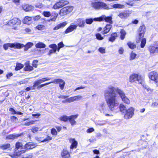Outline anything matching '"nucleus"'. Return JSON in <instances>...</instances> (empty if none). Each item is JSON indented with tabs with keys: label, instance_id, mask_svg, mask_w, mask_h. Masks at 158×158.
Listing matches in <instances>:
<instances>
[{
	"label": "nucleus",
	"instance_id": "obj_34",
	"mask_svg": "<svg viewBox=\"0 0 158 158\" xmlns=\"http://www.w3.org/2000/svg\"><path fill=\"white\" fill-rule=\"evenodd\" d=\"M112 6L113 8L118 9H123L125 7V6L124 5L119 4H114Z\"/></svg>",
	"mask_w": 158,
	"mask_h": 158
},
{
	"label": "nucleus",
	"instance_id": "obj_3",
	"mask_svg": "<svg viewBox=\"0 0 158 158\" xmlns=\"http://www.w3.org/2000/svg\"><path fill=\"white\" fill-rule=\"evenodd\" d=\"M91 6L95 9L97 10L102 9H110L105 3L101 2H92L91 3Z\"/></svg>",
	"mask_w": 158,
	"mask_h": 158
},
{
	"label": "nucleus",
	"instance_id": "obj_41",
	"mask_svg": "<svg viewBox=\"0 0 158 158\" xmlns=\"http://www.w3.org/2000/svg\"><path fill=\"white\" fill-rule=\"evenodd\" d=\"M142 83H140V84H141V85L143 86V87L146 89L148 91H149V90L150 89L149 88V87L147 85L144 83V81L143 78L142 80Z\"/></svg>",
	"mask_w": 158,
	"mask_h": 158
},
{
	"label": "nucleus",
	"instance_id": "obj_53",
	"mask_svg": "<svg viewBox=\"0 0 158 158\" xmlns=\"http://www.w3.org/2000/svg\"><path fill=\"white\" fill-rule=\"evenodd\" d=\"M66 101L68 102H74L73 97H72L67 98L66 100Z\"/></svg>",
	"mask_w": 158,
	"mask_h": 158
},
{
	"label": "nucleus",
	"instance_id": "obj_19",
	"mask_svg": "<svg viewBox=\"0 0 158 158\" xmlns=\"http://www.w3.org/2000/svg\"><path fill=\"white\" fill-rule=\"evenodd\" d=\"M23 23L27 25L31 24L33 23L32 17L29 16H25L23 20Z\"/></svg>",
	"mask_w": 158,
	"mask_h": 158
},
{
	"label": "nucleus",
	"instance_id": "obj_63",
	"mask_svg": "<svg viewBox=\"0 0 158 158\" xmlns=\"http://www.w3.org/2000/svg\"><path fill=\"white\" fill-rule=\"evenodd\" d=\"M10 118L11 119L12 121L13 122H16L17 120H18L17 118L16 117H15V116H12Z\"/></svg>",
	"mask_w": 158,
	"mask_h": 158
},
{
	"label": "nucleus",
	"instance_id": "obj_40",
	"mask_svg": "<svg viewBox=\"0 0 158 158\" xmlns=\"http://www.w3.org/2000/svg\"><path fill=\"white\" fill-rule=\"evenodd\" d=\"M53 15H52V16L54 15L53 17L51 18L49 21H55L56 20V18L58 15V14L56 13V12H54L52 13Z\"/></svg>",
	"mask_w": 158,
	"mask_h": 158
},
{
	"label": "nucleus",
	"instance_id": "obj_57",
	"mask_svg": "<svg viewBox=\"0 0 158 158\" xmlns=\"http://www.w3.org/2000/svg\"><path fill=\"white\" fill-rule=\"evenodd\" d=\"M32 17V19L34 21H38L40 18V16L39 15H37L35 16Z\"/></svg>",
	"mask_w": 158,
	"mask_h": 158
},
{
	"label": "nucleus",
	"instance_id": "obj_23",
	"mask_svg": "<svg viewBox=\"0 0 158 158\" xmlns=\"http://www.w3.org/2000/svg\"><path fill=\"white\" fill-rule=\"evenodd\" d=\"M23 9L26 11H30L34 9V7L29 5H25L23 6Z\"/></svg>",
	"mask_w": 158,
	"mask_h": 158
},
{
	"label": "nucleus",
	"instance_id": "obj_59",
	"mask_svg": "<svg viewBox=\"0 0 158 158\" xmlns=\"http://www.w3.org/2000/svg\"><path fill=\"white\" fill-rule=\"evenodd\" d=\"M94 131V129L93 127H91L88 129L86 131V132L87 133H90L93 132Z\"/></svg>",
	"mask_w": 158,
	"mask_h": 158
},
{
	"label": "nucleus",
	"instance_id": "obj_27",
	"mask_svg": "<svg viewBox=\"0 0 158 158\" xmlns=\"http://www.w3.org/2000/svg\"><path fill=\"white\" fill-rule=\"evenodd\" d=\"M111 26L110 24H107L104 28V30L102 32L103 34H105L108 33L110 31Z\"/></svg>",
	"mask_w": 158,
	"mask_h": 158
},
{
	"label": "nucleus",
	"instance_id": "obj_29",
	"mask_svg": "<svg viewBox=\"0 0 158 158\" xmlns=\"http://www.w3.org/2000/svg\"><path fill=\"white\" fill-rule=\"evenodd\" d=\"M45 82L44 78L35 81L34 83V87L37 86L40 84Z\"/></svg>",
	"mask_w": 158,
	"mask_h": 158
},
{
	"label": "nucleus",
	"instance_id": "obj_47",
	"mask_svg": "<svg viewBox=\"0 0 158 158\" xmlns=\"http://www.w3.org/2000/svg\"><path fill=\"white\" fill-rule=\"evenodd\" d=\"M50 83H51V82L46 83L43 84H41V85L40 84V85L37 86V89H40V88H42V87H43L45 85H48L50 84Z\"/></svg>",
	"mask_w": 158,
	"mask_h": 158
},
{
	"label": "nucleus",
	"instance_id": "obj_6",
	"mask_svg": "<svg viewBox=\"0 0 158 158\" xmlns=\"http://www.w3.org/2000/svg\"><path fill=\"white\" fill-rule=\"evenodd\" d=\"M112 18L111 17H106L105 15H102L100 17L94 18V20H95V21H102L104 20L105 22H108L110 24L112 23Z\"/></svg>",
	"mask_w": 158,
	"mask_h": 158
},
{
	"label": "nucleus",
	"instance_id": "obj_62",
	"mask_svg": "<svg viewBox=\"0 0 158 158\" xmlns=\"http://www.w3.org/2000/svg\"><path fill=\"white\" fill-rule=\"evenodd\" d=\"M124 51L123 48L122 47H120L119 49L118 52L120 54H122L123 53Z\"/></svg>",
	"mask_w": 158,
	"mask_h": 158
},
{
	"label": "nucleus",
	"instance_id": "obj_44",
	"mask_svg": "<svg viewBox=\"0 0 158 158\" xmlns=\"http://www.w3.org/2000/svg\"><path fill=\"white\" fill-rule=\"evenodd\" d=\"M43 15L45 17H49L50 16H52V14L49 11H44L43 12Z\"/></svg>",
	"mask_w": 158,
	"mask_h": 158
},
{
	"label": "nucleus",
	"instance_id": "obj_17",
	"mask_svg": "<svg viewBox=\"0 0 158 158\" xmlns=\"http://www.w3.org/2000/svg\"><path fill=\"white\" fill-rule=\"evenodd\" d=\"M77 27V25L75 24H71L65 30V33L67 34L73 31L76 30Z\"/></svg>",
	"mask_w": 158,
	"mask_h": 158
},
{
	"label": "nucleus",
	"instance_id": "obj_5",
	"mask_svg": "<svg viewBox=\"0 0 158 158\" xmlns=\"http://www.w3.org/2000/svg\"><path fill=\"white\" fill-rule=\"evenodd\" d=\"M23 44L19 43H7L4 44L3 46V48L5 50L7 49L9 47L20 49L23 47Z\"/></svg>",
	"mask_w": 158,
	"mask_h": 158
},
{
	"label": "nucleus",
	"instance_id": "obj_24",
	"mask_svg": "<svg viewBox=\"0 0 158 158\" xmlns=\"http://www.w3.org/2000/svg\"><path fill=\"white\" fill-rule=\"evenodd\" d=\"M67 24V23L66 22H63L60 23L56 26H55L53 28V30H57L58 29L61 28H63Z\"/></svg>",
	"mask_w": 158,
	"mask_h": 158
},
{
	"label": "nucleus",
	"instance_id": "obj_11",
	"mask_svg": "<svg viewBox=\"0 0 158 158\" xmlns=\"http://www.w3.org/2000/svg\"><path fill=\"white\" fill-rule=\"evenodd\" d=\"M148 50L151 55L158 53V44L150 46L148 47Z\"/></svg>",
	"mask_w": 158,
	"mask_h": 158
},
{
	"label": "nucleus",
	"instance_id": "obj_28",
	"mask_svg": "<svg viewBox=\"0 0 158 158\" xmlns=\"http://www.w3.org/2000/svg\"><path fill=\"white\" fill-rule=\"evenodd\" d=\"M21 135V134H12L8 135L6 137V139H13L18 138Z\"/></svg>",
	"mask_w": 158,
	"mask_h": 158
},
{
	"label": "nucleus",
	"instance_id": "obj_38",
	"mask_svg": "<svg viewBox=\"0 0 158 158\" xmlns=\"http://www.w3.org/2000/svg\"><path fill=\"white\" fill-rule=\"evenodd\" d=\"M129 47L131 49H134L136 47V45L133 43L131 42H129L127 43Z\"/></svg>",
	"mask_w": 158,
	"mask_h": 158
},
{
	"label": "nucleus",
	"instance_id": "obj_9",
	"mask_svg": "<svg viewBox=\"0 0 158 158\" xmlns=\"http://www.w3.org/2000/svg\"><path fill=\"white\" fill-rule=\"evenodd\" d=\"M148 77L151 80L154 81L156 83H158V75L157 72L153 71L149 73Z\"/></svg>",
	"mask_w": 158,
	"mask_h": 158
},
{
	"label": "nucleus",
	"instance_id": "obj_56",
	"mask_svg": "<svg viewBox=\"0 0 158 158\" xmlns=\"http://www.w3.org/2000/svg\"><path fill=\"white\" fill-rule=\"evenodd\" d=\"M98 51L101 53H105V49L104 48H100L98 49Z\"/></svg>",
	"mask_w": 158,
	"mask_h": 158
},
{
	"label": "nucleus",
	"instance_id": "obj_12",
	"mask_svg": "<svg viewBox=\"0 0 158 158\" xmlns=\"http://www.w3.org/2000/svg\"><path fill=\"white\" fill-rule=\"evenodd\" d=\"M51 82L55 84L59 83V87L61 90L64 89L65 84V81L63 80L60 78L55 79L53 81H51Z\"/></svg>",
	"mask_w": 158,
	"mask_h": 158
},
{
	"label": "nucleus",
	"instance_id": "obj_32",
	"mask_svg": "<svg viewBox=\"0 0 158 158\" xmlns=\"http://www.w3.org/2000/svg\"><path fill=\"white\" fill-rule=\"evenodd\" d=\"M35 46L36 48H44L45 47L46 45L43 43L39 42L35 44Z\"/></svg>",
	"mask_w": 158,
	"mask_h": 158
},
{
	"label": "nucleus",
	"instance_id": "obj_4",
	"mask_svg": "<svg viewBox=\"0 0 158 158\" xmlns=\"http://www.w3.org/2000/svg\"><path fill=\"white\" fill-rule=\"evenodd\" d=\"M143 78L137 74H131L130 77L129 81L131 83H142Z\"/></svg>",
	"mask_w": 158,
	"mask_h": 158
},
{
	"label": "nucleus",
	"instance_id": "obj_35",
	"mask_svg": "<svg viewBox=\"0 0 158 158\" xmlns=\"http://www.w3.org/2000/svg\"><path fill=\"white\" fill-rule=\"evenodd\" d=\"M120 38L122 40H123L125 38L126 33L125 31L123 29H122L120 31Z\"/></svg>",
	"mask_w": 158,
	"mask_h": 158
},
{
	"label": "nucleus",
	"instance_id": "obj_30",
	"mask_svg": "<svg viewBox=\"0 0 158 158\" xmlns=\"http://www.w3.org/2000/svg\"><path fill=\"white\" fill-rule=\"evenodd\" d=\"M10 146H11L10 143H5L0 146V148L2 150H6L10 148Z\"/></svg>",
	"mask_w": 158,
	"mask_h": 158
},
{
	"label": "nucleus",
	"instance_id": "obj_43",
	"mask_svg": "<svg viewBox=\"0 0 158 158\" xmlns=\"http://www.w3.org/2000/svg\"><path fill=\"white\" fill-rule=\"evenodd\" d=\"M146 43V40L145 38L142 39L140 44V46L141 48H143L145 46Z\"/></svg>",
	"mask_w": 158,
	"mask_h": 158
},
{
	"label": "nucleus",
	"instance_id": "obj_60",
	"mask_svg": "<svg viewBox=\"0 0 158 158\" xmlns=\"http://www.w3.org/2000/svg\"><path fill=\"white\" fill-rule=\"evenodd\" d=\"M35 6L36 7H38L39 8H41L43 6V5L40 3H37L35 5Z\"/></svg>",
	"mask_w": 158,
	"mask_h": 158
},
{
	"label": "nucleus",
	"instance_id": "obj_15",
	"mask_svg": "<svg viewBox=\"0 0 158 158\" xmlns=\"http://www.w3.org/2000/svg\"><path fill=\"white\" fill-rule=\"evenodd\" d=\"M131 14V11L129 10H126L120 12L118 15V16L121 19H125L129 16Z\"/></svg>",
	"mask_w": 158,
	"mask_h": 158
},
{
	"label": "nucleus",
	"instance_id": "obj_16",
	"mask_svg": "<svg viewBox=\"0 0 158 158\" xmlns=\"http://www.w3.org/2000/svg\"><path fill=\"white\" fill-rule=\"evenodd\" d=\"M49 47L52 49L49 50L48 54V55L50 56L51 54L56 52L57 50V45L56 44H50Z\"/></svg>",
	"mask_w": 158,
	"mask_h": 158
},
{
	"label": "nucleus",
	"instance_id": "obj_22",
	"mask_svg": "<svg viewBox=\"0 0 158 158\" xmlns=\"http://www.w3.org/2000/svg\"><path fill=\"white\" fill-rule=\"evenodd\" d=\"M69 141L71 144L70 146L71 149H73L74 148H76L77 145V142L76 140L75 139L72 138L69 139Z\"/></svg>",
	"mask_w": 158,
	"mask_h": 158
},
{
	"label": "nucleus",
	"instance_id": "obj_10",
	"mask_svg": "<svg viewBox=\"0 0 158 158\" xmlns=\"http://www.w3.org/2000/svg\"><path fill=\"white\" fill-rule=\"evenodd\" d=\"M67 1L62 0L56 3L53 6V8L54 9H58L60 8L64 5L69 3Z\"/></svg>",
	"mask_w": 158,
	"mask_h": 158
},
{
	"label": "nucleus",
	"instance_id": "obj_26",
	"mask_svg": "<svg viewBox=\"0 0 158 158\" xmlns=\"http://www.w3.org/2000/svg\"><path fill=\"white\" fill-rule=\"evenodd\" d=\"M24 69L26 71H31L32 70L33 67L29 65V61H28L25 63V67Z\"/></svg>",
	"mask_w": 158,
	"mask_h": 158
},
{
	"label": "nucleus",
	"instance_id": "obj_25",
	"mask_svg": "<svg viewBox=\"0 0 158 158\" xmlns=\"http://www.w3.org/2000/svg\"><path fill=\"white\" fill-rule=\"evenodd\" d=\"M61 156L63 158H69L70 157L69 152L66 149H63L61 153Z\"/></svg>",
	"mask_w": 158,
	"mask_h": 158
},
{
	"label": "nucleus",
	"instance_id": "obj_58",
	"mask_svg": "<svg viewBox=\"0 0 158 158\" xmlns=\"http://www.w3.org/2000/svg\"><path fill=\"white\" fill-rule=\"evenodd\" d=\"M36 87V86L34 87V85H33L32 86L28 87H27L26 89V90L27 91H28L31 90L35 89V87Z\"/></svg>",
	"mask_w": 158,
	"mask_h": 158
},
{
	"label": "nucleus",
	"instance_id": "obj_14",
	"mask_svg": "<svg viewBox=\"0 0 158 158\" xmlns=\"http://www.w3.org/2000/svg\"><path fill=\"white\" fill-rule=\"evenodd\" d=\"M76 25L79 27H84L85 25V21L82 19H79L76 20L75 21Z\"/></svg>",
	"mask_w": 158,
	"mask_h": 158
},
{
	"label": "nucleus",
	"instance_id": "obj_46",
	"mask_svg": "<svg viewBox=\"0 0 158 158\" xmlns=\"http://www.w3.org/2000/svg\"><path fill=\"white\" fill-rule=\"evenodd\" d=\"M136 56V54L134 52H132L130 54V60H131L134 59L135 58Z\"/></svg>",
	"mask_w": 158,
	"mask_h": 158
},
{
	"label": "nucleus",
	"instance_id": "obj_18",
	"mask_svg": "<svg viewBox=\"0 0 158 158\" xmlns=\"http://www.w3.org/2000/svg\"><path fill=\"white\" fill-rule=\"evenodd\" d=\"M36 146V143L29 142L25 145V148L26 149L28 150L35 148Z\"/></svg>",
	"mask_w": 158,
	"mask_h": 158
},
{
	"label": "nucleus",
	"instance_id": "obj_33",
	"mask_svg": "<svg viewBox=\"0 0 158 158\" xmlns=\"http://www.w3.org/2000/svg\"><path fill=\"white\" fill-rule=\"evenodd\" d=\"M119 109L120 111L124 113L126 112L127 110L125 106L122 104H120Z\"/></svg>",
	"mask_w": 158,
	"mask_h": 158
},
{
	"label": "nucleus",
	"instance_id": "obj_64",
	"mask_svg": "<svg viewBox=\"0 0 158 158\" xmlns=\"http://www.w3.org/2000/svg\"><path fill=\"white\" fill-rule=\"evenodd\" d=\"M151 106L153 107H158V103L156 102H153Z\"/></svg>",
	"mask_w": 158,
	"mask_h": 158
},
{
	"label": "nucleus",
	"instance_id": "obj_21",
	"mask_svg": "<svg viewBox=\"0 0 158 158\" xmlns=\"http://www.w3.org/2000/svg\"><path fill=\"white\" fill-rule=\"evenodd\" d=\"M78 116V114L73 115L69 116V120L72 125H75L76 122L75 120V119L77 118Z\"/></svg>",
	"mask_w": 158,
	"mask_h": 158
},
{
	"label": "nucleus",
	"instance_id": "obj_31",
	"mask_svg": "<svg viewBox=\"0 0 158 158\" xmlns=\"http://www.w3.org/2000/svg\"><path fill=\"white\" fill-rule=\"evenodd\" d=\"M117 36L116 33H113L111 35V37L109 38V41L113 42L115 40L116 37Z\"/></svg>",
	"mask_w": 158,
	"mask_h": 158
},
{
	"label": "nucleus",
	"instance_id": "obj_36",
	"mask_svg": "<svg viewBox=\"0 0 158 158\" xmlns=\"http://www.w3.org/2000/svg\"><path fill=\"white\" fill-rule=\"evenodd\" d=\"M33 45V44L31 42H29L27 43L24 46V50L27 51L29 48H30Z\"/></svg>",
	"mask_w": 158,
	"mask_h": 158
},
{
	"label": "nucleus",
	"instance_id": "obj_42",
	"mask_svg": "<svg viewBox=\"0 0 158 158\" xmlns=\"http://www.w3.org/2000/svg\"><path fill=\"white\" fill-rule=\"evenodd\" d=\"M95 124L97 125L102 126L105 124V121H98L95 122Z\"/></svg>",
	"mask_w": 158,
	"mask_h": 158
},
{
	"label": "nucleus",
	"instance_id": "obj_49",
	"mask_svg": "<svg viewBox=\"0 0 158 158\" xmlns=\"http://www.w3.org/2000/svg\"><path fill=\"white\" fill-rule=\"evenodd\" d=\"M96 38L99 40H102L103 39V37L99 33H97L96 34Z\"/></svg>",
	"mask_w": 158,
	"mask_h": 158
},
{
	"label": "nucleus",
	"instance_id": "obj_7",
	"mask_svg": "<svg viewBox=\"0 0 158 158\" xmlns=\"http://www.w3.org/2000/svg\"><path fill=\"white\" fill-rule=\"evenodd\" d=\"M73 9V7L72 6L64 7L60 10V14L62 16L68 14L72 11Z\"/></svg>",
	"mask_w": 158,
	"mask_h": 158
},
{
	"label": "nucleus",
	"instance_id": "obj_20",
	"mask_svg": "<svg viewBox=\"0 0 158 158\" xmlns=\"http://www.w3.org/2000/svg\"><path fill=\"white\" fill-rule=\"evenodd\" d=\"M139 35L140 38L143 37L145 31V27L144 25L140 26L139 29Z\"/></svg>",
	"mask_w": 158,
	"mask_h": 158
},
{
	"label": "nucleus",
	"instance_id": "obj_2",
	"mask_svg": "<svg viewBox=\"0 0 158 158\" xmlns=\"http://www.w3.org/2000/svg\"><path fill=\"white\" fill-rule=\"evenodd\" d=\"M22 144L19 142H17L15 144L16 148L13 153H9V156L12 158H17L21 154L25 152V151L23 149H19L22 147Z\"/></svg>",
	"mask_w": 158,
	"mask_h": 158
},
{
	"label": "nucleus",
	"instance_id": "obj_55",
	"mask_svg": "<svg viewBox=\"0 0 158 158\" xmlns=\"http://www.w3.org/2000/svg\"><path fill=\"white\" fill-rule=\"evenodd\" d=\"M44 26L42 25H39L37 26L36 28L37 29L39 30H41L43 29Z\"/></svg>",
	"mask_w": 158,
	"mask_h": 158
},
{
	"label": "nucleus",
	"instance_id": "obj_50",
	"mask_svg": "<svg viewBox=\"0 0 158 158\" xmlns=\"http://www.w3.org/2000/svg\"><path fill=\"white\" fill-rule=\"evenodd\" d=\"M52 139V137L48 136L46 138L43 139V142H49V141L51 140Z\"/></svg>",
	"mask_w": 158,
	"mask_h": 158
},
{
	"label": "nucleus",
	"instance_id": "obj_8",
	"mask_svg": "<svg viewBox=\"0 0 158 158\" xmlns=\"http://www.w3.org/2000/svg\"><path fill=\"white\" fill-rule=\"evenodd\" d=\"M134 109L133 107H130L127 110L124 116L125 119H129L131 118L134 114Z\"/></svg>",
	"mask_w": 158,
	"mask_h": 158
},
{
	"label": "nucleus",
	"instance_id": "obj_48",
	"mask_svg": "<svg viewBox=\"0 0 158 158\" xmlns=\"http://www.w3.org/2000/svg\"><path fill=\"white\" fill-rule=\"evenodd\" d=\"M35 121L31 120L29 122H25L24 125L25 126H30L31 125L34 124Z\"/></svg>",
	"mask_w": 158,
	"mask_h": 158
},
{
	"label": "nucleus",
	"instance_id": "obj_1",
	"mask_svg": "<svg viewBox=\"0 0 158 158\" xmlns=\"http://www.w3.org/2000/svg\"><path fill=\"white\" fill-rule=\"evenodd\" d=\"M104 95L108 106L112 111H113L114 108L118 105L120 97L122 101L127 104H128L130 102L123 91L112 86L109 87L105 91Z\"/></svg>",
	"mask_w": 158,
	"mask_h": 158
},
{
	"label": "nucleus",
	"instance_id": "obj_45",
	"mask_svg": "<svg viewBox=\"0 0 158 158\" xmlns=\"http://www.w3.org/2000/svg\"><path fill=\"white\" fill-rule=\"evenodd\" d=\"M94 19H93L92 18L87 19H85V23L86 24H91L93 23Z\"/></svg>",
	"mask_w": 158,
	"mask_h": 158
},
{
	"label": "nucleus",
	"instance_id": "obj_52",
	"mask_svg": "<svg viewBox=\"0 0 158 158\" xmlns=\"http://www.w3.org/2000/svg\"><path fill=\"white\" fill-rule=\"evenodd\" d=\"M51 133L54 135H57V132L55 128H52L51 130Z\"/></svg>",
	"mask_w": 158,
	"mask_h": 158
},
{
	"label": "nucleus",
	"instance_id": "obj_51",
	"mask_svg": "<svg viewBox=\"0 0 158 158\" xmlns=\"http://www.w3.org/2000/svg\"><path fill=\"white\" fill-rule=\"evenodd\" d=\"M74 101H76L80 100L82 98V97L81 96L78 95L77 96H74Z\"/></svg>",
	"mask_w": 158,
	"mask_h": 158
},
{
	"label": "nucleus",
	"instance_id": "obj_37",
	"mask_svg": "<svg viewBox=\"0 0 158 158\" xmlns=\"http://www.w3.org/2000/svg\"><path fill=\"white\" fill-rule=\"evenodd\" d=\"M59 119L61 121L66 122L68 120L69 117L65 115H63L60 116Z\"/></svg>",
	"mask_w": 158,
	"mask_h": 158
},
{
	"label": "nucleus",
	"instance_id": "obj_13",
	"mask_svg": "<svg viewBox=\"0 0 158 158\" xmlns=\"http://www.w3.org/2000/svg\"><path fill=\"white\" fill-rule=\"evenodd\" d=\"M21 23L20 20L18 18H15L8 21L7 24L13 26L14 25H19Z\"/></svg>",
	"mask_w": 158,
	"mask_h": 158
},
{
	"label": "nucleus",
	"instance_id": "obj_54",
	"mask_svg": "<svg viewBox=\"0 0 158 158\" xmlns=\"http://www.w3.org/2000/svg\"><path fill=\"white\" fill-rule=\"evenodd\" d=\"M39 128L35 127H33L31 129L32 131L34 133H35L38 131Z\"/></svg>",
	"mask_w": 158,
	"mask_h": 158
},
{
	"label": "nucleus",
	"instance_id": "obj_39",
	"mask_svg": "<svg viewBox=\"0 0 158 158\" xmlns=\"http://www.w3.org/2000/svg\"><path fill=\"white\" fill-rule=\"evenodd\" d=\"M23 67V65L20 63H18L17 64L16 67L15 68V70H18L22 68Z\"/></svg>",
	"mask_w": 158,
	"mask_h": 158
},
{
	"label": "nucleus",
	"instance_id": "obj_61",
	"mask_svg": "<svg viewBox=\"0 0 158 158\" xmlns=\"http://www.w3.org/2000/svg\"><path fill=\"white\" fill-rule=\"evenodd\" d=\"M9 111L11 112L12 114H15L16 113V112L14 109L13 108H11L9 109Z\"/></svg>",
	"mask_w": 158,
	"mask_h": 158
}]
</instances>
